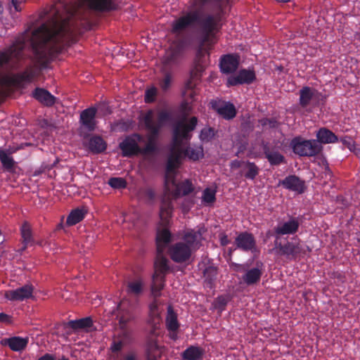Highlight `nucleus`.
I'll use <instances>...</instances> for the list:
<instances>
[{
	"instance_id": "f257e3e1",
	"label": "nucleus",
	"mask_w": 360,
	"mask_h": 360,
	"mask_svg": "<svg viewBox=\"0 0 360 360\" xmlns=\"http://www.w3.org/2000/svg\"><path fill=\"white\" fill-rule=\"evenodd\" d=\"M63 13L73 15L74 7L69 6L64 0H59L45 12L48 22L41 24L32 32L30 46L37 63L42 68H46L63 49L64 37L68 32Z\"/></svg>"
},
{
	"instance_id": "f03ea898",
	"label": "nucleus",
	"mask_w": 360,
	"mask_h": 360,
	"mask_svg": "<svg viewBox=\"0 0 360 360\" xmlns=\"http://www.w3.org/2000/svg\"><path fill=\"white\" fill-rule=\"evenodd\" d=\"M198 118L192 117L188 123L184 121L178 122L174 127L172 146L167 158L166 165V174L165 176V195L169 189L167 186L169 179V174L174 173L181 163L184 157V149L181 147L184 140H190L191 134L197 125Z\"/></svg>"
},
{
	"instance_id": "7ed1b4c3",
	"label": "nucleus",
	"mask_w": 360,
	"mask_h": 360,
	"mask_svg": "<svg viewBox=\"0 0 360 360\" xmlns=\"http://www.w3.org/2000/svg\"><path fill=\"white\" fill-rule=\"evenodd\" d=\"M220 21L221 16L219 14L215 15L209 14L201 19L200 11L193 10L186 12L174 20L172 23V32L177 33L198 23L200 25L202 43H207L221 28Z\"/></svg>"
},
{
	"instance_id": "20e7f679",
	"label": "nucleus",
	"mask_w": 360,
	"mask_h": 360,
	"mask_svg": "<svg viewBox=\"0 0 360 360\" xmlns=\"http://www.w3.org/2000/svg\"><path fill=\"white\" fill-rule=\"evenodd\" d=\"M273 250L276 255L293 261L304 257L307 252L311 251L310 248L304 245L297 237L292 238L291 240H287L285 243H282L276 237Z\"/></svg>"
},
{
	"instance_id": "39448f33",
	"label": "nucleus",
	"mask_w": 360,
	"mask_h": 360,
	"mask_svg": "<svg viewBox=\"0 0 360 360\" xmlns=\"http://www.w3.org/2000/svg\"><path fill=\"white\" fill-rule=\"evenodd\" d=\"M290 146L293 153L300 157H314L323 150L322 146L315 139L306 140L301 136L293 138Z\"/></svg>"
},
{
	"instance_id": "423d86ee",
	"label": "nucleus",
	"mask_w": 360,
	"mask_h": 360,
	"mask_svg": "<svg viewBox=\"0 0 360 360\" xmlns=\"http://www.w3.org/2000/svg\"><path fill=\"white\" fill-rule=\"evenodd\" d=\"M205 70V66L200 60L195 62V66L191 71L190 78L185 84V90L184 94L185 96L190 97L194 100L196 94L195 87L200 82L202 72Z\"/></svg>"
},
{
	"instance_id": "0eeeda50",
	"label": "nucleus",
	"mask_w": 360,
	"mask_h": 360,
	"mask_svg": "<svg viewBox=\"0 0 360 360\" xmlns=\"http://www.w3.org/2000/svg\"><path fill=\"white\" fill-rule=\"evenodd\" d=\"M233 266L234 270L237 271H244L245 274L243 276L242 279L243 281L248 286L253 285L259 282L261 277L263 274L262 270V264L257 265L256 267L252 268L250 269H247V265L245 264H232Z\"/></svg>"
},
{
	"instance_id": "6e6552de",
	"label": "nucleus",
	"mask_w": 360,
	"mask_h": 360,
	"mask_svg": "<svg viewBox=\"0 0 360 360\" xmlns=\"http://www.w3.org/2000/svg\"><path fill=\"white\" fill-rule=\"evenodd\" d=\"M168 252L174 262L183 263L190 259L193 251L185 243L177 242L169 247Z\"/></svg>"
},
{
	"instance_id": "1a4fd4ad",
	"label": "nucleus",
	"mask_w": 360,
	"mask_h": 360,
	"mask_svg": "<svg viewBox=\"0 0 360 360\" xmlns=\"http://www.w3.org/2000/svg\"><path fill=\"white\" fill-rule=\"evenodd\" d=\"M134 305L128 300H122L117 306V318L122 329L127 327V324L134 319Z\"/></svg>"
},
{
	"instance_id": "9d476101",
	"label": "nucleus",
	"mask_w": 360,
	"mask_h": 360,
	"mask_svg": "<svg viewBox=\"0 0 360 360\" xmlns=\"http://www.w3.org/2000/svg\"><path fill=\"white\" fill-rule=\"evenodd\" d=\"M35 76L34 70L30 68L26 70L12 76L3 75L0 77V84L8 86L11 84L20 85L23 82H30Z\"/></svg>"
},
{
	"instance_id": "9b49d317",
	"label": "nucleus",
	"mask_w": 360,
	"mask_h": 360,
	"mask_svg": "<svg viewBox=\"0 0 360 360\" xmlns=\"http://www.w3.org/2000/svg\"><path fill=\"white\" fill-rule=\"evenodd\" d=\"M146 129L150 132L147 138V143L143 148L141 149V153L150 154L158 150L157 140L160 134L158 127H155L151 124L150 115L146 118Z\"/></svg>"
},
{
	"instance_id": "f8f14e48",
	"label": "nucleus",
	"mask_w": 360,
	"mask_h": 360,
	"mask_svg": "<svg viewBox=\"0 0 360 360\" xmlns=\"http://www.w3.org/2000/svg\"><path fill=\"white\" fill-rule=\"evenodd\" d=\"M25 47L24 39L16 40L8 49L7 52L0 53V68L8 63L13 58L20 59L22 57V51Z\"/></svg>"
},
{
	"instance_id": "ddd939ff",
	"label": "nucleus",
	"mask_w": 360,
	"mask_h": 360,
	"mask_svg": "<svg viewBox=\"0 0 360 360\" xmlns=\"http://www.w3.org/2000/svg\"><path fill=\"white\" fill-rule=\"evenodd\" d=\"M256 80V75L253 70L242 69L236 75L228 77L226 86H234L241 84H250Z\"/></svg>"
},
{
	"instance_id": "4468645a",
	"label": "nucleus",
	"mask_w": 360,
	"mask_h": 360,
	"mask_svg": "<svg viewBox=\"0 0 360 360\" xmlns=\"http://www.w3.org/2000/svg\"><path fill=\"white\" fill-rule=\"evenodd\" d=\"M300 225L297 217L290 216L288 221L279 222L274 228L276 238L285 235H293L296 233Z\"/></svg>"
},
{
	"instance_id": "2eb2a0df",
	"label": "nucleus",
	"mask_w": 360,
	"mask_h": 360,
	"mask_svg": "<svg viewBox=\"0 0 360 360\" xmlns=\"http://www.w3.org/2000/svg\"><path fill=\"white\" fill-rule=\"evenodd\" d=\"M34 287L31 283H27L15 290H8L5 297L10 301L21 302L32 297Z\"/></svg>"
},
{
	"instance_id": "dca6fc26",
	"label": "nucleus",
	"mask_w": 360,
	"mask_h": 360,
	"mask_svg": "<svg viewBox=\"0 0 360 360\" xmlns=\"http://www.w3.org/2000/svg\"><path fill=\"white\" fill-rule=\"evenodd\" d=\"M321 94L315 89L309 86H303L300 90L299 103L303 108L310 104L316 105Z\"/></svg>"
},
{
	"instance_id": "f3484780",
	"label": "nucleus",
	"mask_w": 360,
	"mask_h": 360,
	"mask_svg": "<svg viewBox=\"0 0 360 360\" xmlns=\"http://www.w3.org/2000/svg\"><path fill=\"white\" fill-rule=\"evenodd\" d=\"M262 149L265 158H266L271 166H278L285 163L284 155L279 152L276 146L265 143L263 145Z\"/></svg>"
},
{
	"instance_id": "a211bd4d",
	"label": "nucleus",
	"mask_w": 360,
	"mask_h": 360,
	"mask_svg": "<svg viewBox=\"0 0 360 360\" xmlns=\"http://www.w3.org/2000/svg\"><path fill=\"white\" fill-rule=\"evenodd\" d=\"M283 188L302 194L306 189L305 182L295 174L289 175L280 181Z\"/></svg>"
},
{
	"instance_id": "6ab92c4d",
	"label": "nucleus",
	"mask_w": 360,
	"mask_h": 360,
	"mask_svg": "<svg viewBox=\"0 0 360 360\" xmlns=\"http://www.w3.org/2000/svg\"><path fill=\"white\" fill-rule=\"evenodd\" d=\"M97 110L94 107L88 108L81 112L79 116L80 124L88 131H92L96 129Z\"/></svg>"
},
{
	"instance_id": "aec40b11",
	"label": "nucleus",
	"mask_w": 360,
	"mask_h": 360,
	"mask_svg": "<svg viewBox=\"0 0 360 360\" xmlns=\"http://www.w3.org/2000/svg\"><path fill=\"white\" fill-rule=\"evenodd\" d=\"M235 244L238 249L248 252L255 248L256 240L252 233L245 231L238 235L235 240Z\"/></svg>"
},
{
	"instance_id": "412c9836",
	"label": "nucleus",
	"mask_w": 360,
	"mask_h": 360,
	"mask_svg": "<svg viewBox=\"0 0 360 360\" xmlns=\"http://www.w3.org/2000/svg\"><path fill=\"white\" fill-rule=\"evenodd\" d=\"M238 65V57L233 54L224 55L220 58V70L224 74L228 75L235 72Z\"/></svg>"
},
{
	"instance_id": "4be33fe9",
	"label": "nucleus",
	"mask_w": 360,
	"mask_h": 360,
	"mask_svg": "<svg viewBox=\"0 0 360 360\" xmlns=\"http://www.w3.org/2000/svg\"><path fill=\"white\" fill-rule=\"evenodd\" d=\"M124 157H131L141 153V148L133 137H126L119 145Z\"/></svg>"
},
{
	"instance_id": "5701e85b",
	"label": "nucleus",
	"mask_w": 360,
	"mask_h": 360,
	"mask_svg": "<svg viewBox=\"0 0 360 360\" xmlns=\"http://www.w3.org/2000/svg\"><path fill=\"white\" fill-rule=\"evenodd\" d=\"M171 181L172 184L175 186V189L172 193L174 198L176 199L180 196H184L190 194L194 190L192 182L189 179H186L181 182L176 184L174 176H171L169 179V181Z\"/></svg>"
},
{
	"instance_id": "b1692460",
	"label": "nucleus",
	"mask_w": 360,
	"mask_h": 360,
	"mask_svg": "<svg viewBox=\"0 0 360 360\" xmlns=\"http://www.w3.org/2000/svg\"><path fill=\"white\" fill-rule=\"evenodd\" d=\"M163 347L160 346L156 340H148L146 345L145 359L146 360H160Z\"/></svg>"
},
{
	"instance_id": "393cba45",
	"label": "nucleus",
	"mask_w": 360,
	"mask_h": 360,
	"mask_svg": "<svg viewBox=\"0 0 360 360\" xmlns=\"http://www.w3.org/2000/svg\"><path fill=\"white\" fill-rule=\"evenodd\" d=\"M0 343L2 346H8L12 351L21 352L26 348L28 344V338L14 336L2 339Z\"/></svg>"
},
{
	"instance_id": "a878e982",
	"label": "nucleus",
	"mask_w": 360,
	"mask_h": 360,
	"mask_svg": "<svg viewBox=\"0 0 360 360\" xmlns=\"http://www.w3.org/2000/svg\"><path fill=\"white\" fill-rule=\"evenodd\" d=\"M161 304L162 303L158 298H154L153 301L149 304L148 322L152 326L154 330L158 328L161 321L160 314L162 311L160 309Z\"/></svg>"
},
{
	"instance_id": "bb28decb",
	"label": "nucleus",
	"mask_w": 360,
	"mask_h": 360,
	"mask_svg": "<svg viewBox=\"0 0 360 360\" xmlns=\"http://www.w3.org/2000/svg\"><path fill=\"white\" fill-rule=\"evenodd\" d=\"M202 235L201 229L197 231L194 229L188 230L183 236L184 243L189 245L191 250L193 251L199 248L202 240Z\"/></svg>"
},
{
	"instance_id": "cd10ccee",
	"label": "nucleus",
	"mask_w": 360,
	"mask_h": 360,
	"mask_svg": "<svg viewBox=\"0 0 360 360\" xmlns=\"http://www.w3.org/2000/svg\"><path fill=\"white\" fill-rule=\"evenodd\" d=\"M205 349L199 346L190 345L181 354L182 360H202Z\"/></svg>"
},
{
	"instance_id": "c85d7f7f",
	"label": "nucleus",
	"mask_w": 360,
	"mask_h": 360,
	"mask_svg": "<svg viewBox=\"0 0 360 360\" xmlns=\"http://www.w3.org/2000/svg\"><path fill=\"white\" fill-rule=\"evenodd\" d=\"M148 115V116L150 115V117L151 124L155 127H158L159 131H160V129L163 127V125L167 122H168L171 118L170 114L168 112H167L165 110H162L158 113V120H157V122H155L154 121V118H153V115H154L153 111L152 110H149L145 113V115L143 117V122L144 124H146V118Z\"/></svg>"
},
{
	"instance_id": "c756f323",
	"label": "nucleus",
	"mask_w": 360,
	"mask_h": 360,
	"mask_svg": "<svg viewBox=\"0 0 360 360\" xmlns=\"http://www.w3.org/2000/svg\"><path fill=\"white\" fill-rule=\"evenodd\" d=\"M316 141L320 145L338 142V136L326 127L320 128L316 132Z\"/></svg>"
},
{
	"instance_id": "7c9ffc66",
	"label": "nucleus",
	"mask_w": 360,
	"mask_h": 360,
	"mask_svg": "<svg viewBox=\"0 0 360 360\" xmlns=\"http://www.w3.org/2000/svg\"><path fill=\"white\" fill-rule=\"evenodd\" d=\"M90 8L97 11H111L117 9L112 0H88Z\"/></svg>"
},
{
	"instance_id": "2f4dec72",
	"label": "nucleus",
	"mask_w": 360,
	"mask_h": 360,
	"mask_svg": "<svg viewBox=\"0 0 360 360\" xmlns=\"http://www.w3.org/2000/svg\"><path fill=\"white\" fill-rule=\"evenodd\" d=\"M33 97L46 106H52L56 101V98L49 91L36 88L33 91Z\"/></svg>"
},
{
	"instance_id": "473e14b6",
	"label": "nucleus",
	"mask_w": 360,
	"mask_h": 360,
	"mask_svg": "<svg viewBox=\"0 0 360 360\" xmlns=\"http://www.w3.org/2000/svg\"><path fill=\"white\" fill-rule=\"evenodd\" d=\"M164 252H157L156 259L154 263L155 272L158 275H164L169 271L168 259L163 255Z\"/></svg>"
},
{
	"instance_id": "72a5a7b5",
	"label": "nucleus",
	"mask_w": 360,
	"mask_h": 360,
	"mask_svg": "<svg viewBox=\"0 0 360 360\" xmlns=\"http://www.w3.org/2000/svg\"><path fill=\"white\" fill-rule=\"evenodd\" d=\"M172 200L169 197L166 198L165 196L162 199L160 210V217L164 224L168 223L169 219L172 217Z\"/></svg>"
},
{
	"instance_id": "f704fd0d",
	"label": "nucleus",
	"mask_w": 360,
	"mask_h": 360,
	"mask_svg": "<svg viewBox=\"0 0 360 360\" xmlns=\"http://www.w3.org/2000/svg\"><path fill=\"white\" fill-rule=\"evenodd\" d=\"M214 109L220 116L227 120L233 119L237 113L235 105L230 102L224 103Z\"/></svg>"
},
{
	"instance_id": "c9c22d12",
	"label": "nucleus",
	"mask_w": 360,
	"mask_h": 360,
	"mask_svg": "<svg viewBox=\"0 0 360 360\" xmlns=\"http://www.w3.org/2000/svg\"><path fill=\"white\" fill-rule=\"evenodd\" d=\"M166 328L169 332H177L180 324L177 319V314L174 312L172 305L167 307V314L165 320Z\"/></svg>"
},
{
	"instance_id": "e433bc0d",
	"label": "nucleus",
	"mask_w": 360,
	"mask_h": 360,
	"mask_svg": "<svg viewBox=\"0 0 360 360\" xmlns=\"http://www.w3.org/2000/svg\"><path fill=\"white\" fill-rule=\"evenodd\" d=\"M165 276L153 274L152 278L151 294L154 298H158L161 295V291L165 287Z\"/></svg>"
},
{
	"instance_id": "4c0bfd02",
	"label": "nucleus",
	"mask_w": 360,
	"mask_h": 360,
	"mask_svg": "<svg viewBox=\"0 0 360 360\" xmlns=\"http://www.w3.org/2000/svg\"><path fill=\"white\" fill-rule=\"evenodd\" d=\"M106 147L105 141L100 136H93L89 140L88 148L93 153H101Z\"/></svg>"
},
{
	"instance_id": "58836bf2",
	"label": "nucleus",
	"mask_w": 360,
	"mask_h": 360,
	"mask_svg": "<svg viewBox=\"0 0 360 360\" xmlns=\"http://www.w3.org/2000/svg\"><path fill=\"white\" fill-rule=\"evenodd\" d=\"M259 168L252 162L246 161L240 171L241 175L249 180H254L259 174Z\"/></svg>"
},
{
	"instance_id": "ea45409f",
	"label": "nucleus",
	"mask_w": 360,
	"mask_h": 360,
	"mask_svg": "<svg viewBox=\"0 0 360 360\" xmlns=\"http://www.w3.org/2000/svg\"><path fill=\"white\" fill-rule=\"evenodd\" d=\"M183 153L184 157L192 161H197L204 157V150L201 145L193 147L188 146L184 149Z\"/></svg>"
},
{
	"instance_id": "a19ab883",
	"label": "nucleus",
	"mask_w": 360,
	"mask_h": 360,
	"mask_svg": "<svg viewBox=\"0 0 360 360\" xmlns=\"http://www.w3.org/2000/svg\"><path fill=\"white\" fill-rule=\"evenodd\" d=\"M87 211L84 208H76L72 210L66 219V224L68 226H73L84 219Z\"/></svg>"
},
{
	"instance_id": "79ce46f5",
	"label": "nucleus",
	"mask_w": 360,
	"mask_h": 360,
	"mask_svg": "<svg viewBox=\"0 0 360 360\" xmlns=\"http://www.w3.org/2000/svg\"><path fill=\"white\" fill-rule=\"evenodd\" d=\"M171 240V233L169 230L165 229L157 233L156 244L157 252H164L167 244Z\"/></svg>"
},
{
	"instance_id": "37998d69",
	"label": "nucleus",
	"mask_w": 360,
	"mask_h": 360,
	"mask_svg": "<svg viewBox=\"0 0 360 360\" xmlns=\"http://www.w3.org/2000/svg\"><path fill=\"white\" fill-rule=\"evenodd\" d=\"M20 232L23 243L22 250H25L28 245H32L34 243L32 229L30 225L27 221L22 224Z\"/></svg>"
},
{
	"instance_id": "c03bdc74",
	"label": "nucleus",
	"mask_w": 360,
	"mask_h": 360,
	"mask_svg": "<svg viewBox=\"0 0 360 360\" xmlns=\"http://www.w3.org/2000/svg\"><path fill=\"white\" fill-rule=\"evenodd\" d=\"M203 276L205 278V286L212 289L214 285V281L217 276V268L212 266H207L203 271Z\"/></svg>"
},
{
	"instance_id": "a18cd8bd",
	"label": "nucleus",
	"mask_w": 360,
	"mask_h": 360,
	"mask_svg": "<svg viewBox=\"0 0 360 360\" xmlns=\"http://www.w3.org/2000/svg\"><path fill=\"white\" fill-rule=\"evenodd\" d=\"M127 292L128 294L139 297L143 292V283L139 278L127 283Z\"/></svg>"
},
{
	"instance_id": "49530a36",
	"label": "nucleus",
	"mask_w": 360,
	"mask_h": 360,
	"mask_svg": "<svg viewBox=\"0 0 360 360\" xmlns=\"http://www.w3.org/2000/svg\"><path fill=\"white\" fill-rule=\"evenodd\" d=\"M68 325L72 329H84L90 328L93 325L91 317H85L77 320L70 321Z\"/></svg>"
},
{
	"instance_id": "de8ad7c7",
	"label": "nucleus",
	"mask_w": 360,
	"mask_h": 360,
	"mask_svg": "<svg viewBox=\"0 0 360 360\" xmlns=\"http://www.w3.org/2000/svg\"><path fill=\"white\" fill-rule=\"evenodd\" d=\"M0 161L3 167L7 170L13 169L15 165V161L13 158L9 156L3 150H0Z\"/></svg>"
},
{
	"instance_id": "09e8293b",
	"label": "nucleus",
	"mask_w": 360,
	"mask_h": 360,
	"mask_svg": "<svg viewBox=\"0 0 360 360\" xmlns=\"http://www.w3.org/2000/svg\"><path fill=\"white\" fill-rule=\"evenodd\" d=\"M229 301L230 298L228 295H219L214 300L213 306L214 309L223 311Z\"/></svg>"
},
{
	"instance_id": "8fccbe9b",
	"label": "nucleus",
	"mask_w": 360,
	"mask_h": 360,
	"mask_svg": "<svg viewBox=\"0 0 360 360\" xmlns=\"http://www.w3.org/2000/svg\"><path fill=\"white\" fill-rule=\"evenodd\" d=\"M108 184L114 189H123L127 186V181L122 177H111L108 179Z\"/></svg>"
},
{
	"instance_id": "3c124183",
	"label": "nucleus",
	"mask_w": 360,
	"mask_h": 360,
	"mask_svg": "<svg viewBox=\"0 0 360 360\" xmlns=\"http://www.w3.org/2000/svg\"><path fill=\"white\" fill-rule=\"evenodd\" d=\"M216 134V131L212 127L203 128L200 134V139L203 142H209L212 140Z\"/></svg>"
},
{
	"instance_id": "603ef678",
	"label": "nucleus",
	"mask_w": 360,
	"mask_h": 360,
	"mask_svg": "<svg viewBox=\"0 0 360 360\" xmlns=\"http://www.w3.org/2000/svg\"><path fill=\"white\" fill-rule=\"evenodd\" d=\"M202 199L205 203H213L216 200L215 191L209 188H205L203 191Z\"/></svg>"
},
{
	"instance_id": "864d4df0",
	"label": "nucleus",
	"mask_w": 360,
	"mask_h": 360,
	"mask_svg": "<svg viewBox=\"0 0 360 360\" xmlns=\"http://www.w3.org/2000/svg\"><path fill=\"white\" fill-rule=\"evenodd\" d=\"M113 360H139L138 355L135 352L130 351L124 354H114Z\"/></svg>"
},
{
	"instance_id": "5fc2aeb1",
	"label": "nucleus",
	"mask_w": 360,
	"mask_h": 360,
	"mask_svg": "<svg viewBox=\"0 0 360 360\" xmlns=\"http://www.w3.org/2000/svg\"><path fill=\"white\" fill-rule=\"evenodd\" d=\"M172 75L170 73L167 72L165 74L164 77L160 80V87L163 91H167L171 86Z\"/></svg>"
},
{
	"instance_id": "6e6d98bb",
	"label": "nucleus",
	"mask_w": 360,
	"mask_h": 360,
	"mask_svg": "<svg viewBox=\"0 0 360 360\" xmlns=\"http://www.w3.org/2000/svg\"><path fill=\"white\" fill-rule=\"evenodd\" d=\"M157 95V89L155 86L147 89L145 92V102L150 103L154 102L155 96Z\"/></svg>"
},
{
	"instance_id": "4d7b16f0",
	"label": "nucleus",
	"mask_w": 360,
	"mask_h": 360,
	"mask_svg": "<svg viewBox=\"0 0 360 360\" xmlns=\"http://www.w3.org/2000/svg\"><path fill=\"white\" fill-rule=\"evenodd\" d=\"M124 347V342L122 340L113 341L111 344L110 349L112 353H118Z\"/></svg>"
},
{
	"instance_id": "13d9d810",
	"label": "nucleus",
	"mask_w": 360,
	"mask_h": 360,
	"mask_svg": "<svg viewBox=\"0 0 360 360\" xmlns=\"http://www.w3.org/2000/svg\"><path fill=\"white\" fill-rule=\"evenodd\" d=\"M25 2V0H11V4L13 6L15 11L19 12L21 11L22 4Z\"/></svg>"
},
{
	"instance_id": "bf43d9fd",
	"label": "nucleus",
	"mask_w": 360,
	"mask_h": 360,
	"mask_svg": "<svg viewBox=\"0 0 360 360\" xmlns=\"http://www.w3.org/2000/svg\"><path fill=\"white\" fill-rule=\"evenodd\" d=\"M143 194L150 200H153L155 196V191L150 188H146L143 191Z\"/></svg>"
},
{
	"instance_id": "052dcab7",
	"label": "nucleus",
	"mask_w": 360,
	"mask_h": 360,
	"mask_svg": "<svg viewBox=\"0 0 360 360\" xmlns=\"http://www.w3.org/2000/svg\"><path fill=\"white\" fill-rule=\"evenodd\" d=\"M0 322L10 324L12 322V317L5 313H0Z\"/></svg>"
},
{
	"instance_id": "680f3d73",
	"label": "nucleus",
	"mask_w": 360,
	"mask_h": 360,
	"mask_svg": "<svg viewBox=\"0 0 360 360\" xmlns=\"http://www.w3.org/2000/svg\"><path fill=\"white\" fill-rule=\"evenodd\" d=\"M245 162H243V161H240V160H233L231 162V168L232 169H236V168H239V167H243V166L244 165V163Z\"/></svg>"
},
{
	"instance_id": "e2e57ef3",
	"label": "nucleus",
	"mask_w": 360,
	"mask_h": 360,
	"mask_svg": "<svg viewBox=\"0 0 360 360\" xmlns=\"http://www.w3.org/2000/svg\"><path fill=\"white\" fill-rule=\"evenodd\" d=\"M341 142L347 146L349 149H351L350 146L353 145L352 141L349 137H344L341 139Z\"/></svg>"
},
{
	"instance_id": "0e129e2a",
	"label": "nucleus",
	"mask_w": 360,
	"mask_h": 360,
	"mask_svg": "<svg viewBox=\"0 0 360 360\" xmlns=\"http://www.w3.org/2000/svg\"><path fill=\"white\" fill-rule=\"evenodd\" d=\"M37 360H55V358L53 355L46 353L42 356L39 357Z\"/></svg>"
},
{
	"instance_id": "69168bd1",
	"label": "nucleus",
	"mask_w": 360,
	"mask_h": 360,
	"mask_svg": "<svg viewBox=\"0 0 360 360\" xmlns=\"http://www.w3.org/2000/svg\"><path fill=\"white\" fill-rule=\"evenodd\" d=\"M267 123L270 125L271 127H274L276 121L274 120L266 119L264 120L262 124L266 125Z\"/></svg>"
},
{
	"instance_id": "338daca9",
	"label": "nucleus",
	"mask_w": 360,
	"mask_h": 360,
	"mask_svg": "<svg viewBox=\"0 0 360 360\" xmlns=\"http://www.w3.org/2000/svg\"><path fill=\"white\" fill-rule=\"evenodd\" d=\"M220 242L221 245H226L229 243L227 236L224 235L221 237Z\"/></svg>"
},
{
	"instance_id": "774afa93",
	"label": "nucleus",
	"mask_w": 360,
	"mask_h": 360,
	"mask_svg": "<svg viewBox=\"0 0 360 360\" xmlns=\"http://www.w3.org/2000/svg\"><path fill=\"white\" fill-rule=\"evenodd\" d=\"M170 338L175 340L177 338V333L176 332H170Z\"/></svg>"
}]
</instances>
